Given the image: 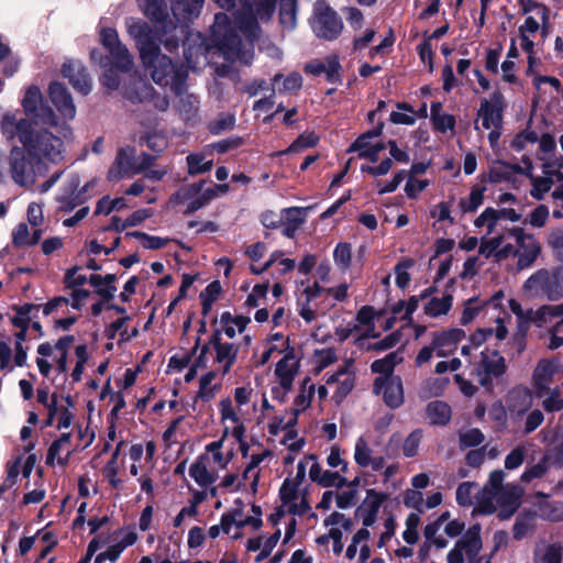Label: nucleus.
I'll return each instance as SVG.
<instances>
[{
  "instance_id": "1",
  "label": "nucleus",
  "mask_w": 563,
  "mask_h": 563,
  "mask_svg": "<svg viewBox=\"0 0 563 563\" xmlns=\"http://www.w3.org/2000/svg\"><path fill=\"white\" fill-rule=\"evenodd\" d=\"M220 8L234 10L233 26L227 13H217L212 25L219 51L232 63L250 65L253 60V42L258 38V22L271 20L276 0H213Z\"/></svg>"
},
{
  "instance_id": "2",
  "label": "nucleus",
  "mask_w": 563,
  "mask_h": 563,
  "mask_svg": "<svg viewBox=\"0 0 563 563\" xmlns=\"http://www.w3.org/2000/svg\"><path fill=\"white\" fill-rule=\"evenodd\" d=\"M1 132L8 140L18 137L23 150L38 163L52 164H58L64 159L63 139L71 135V130L66 124L58 129L62 136L54 135L47 129L34 131L27 119L18 118V111H8L2 115Z\"/></svg>"
},
{
  "instance_id": "3",
  "label": "nucleus",
  "mask_w": 563,
  "mask_h": 563,
  "mask_svg": "<svg viewBox=\"0 0 563 563\" xmlns=\"http://www.w3.org/2000/svg\"><path fill=\"white\" fill-rule=\"evenodd\" d=\"M125 26L130 36L136 42L144 68L150 71L157 85L173 89L186 82L187 70L183 66H176L168 56L161 53L157 45L159 37L145 21L129 18L125 20Z\"/></svg>"
},
{
  "instance_id": "4",
  "label": "nucleus",
  "mask_w": 563,
  "mask_h": 563,
  "mask_svg": "<svg viewBox=\"0 0 563 563\" xmlns=\"http://www.w3.org/2000/svg\"><path fill=\"white\" fill-rule=\"evenodd\" d=\"M280 505L269 515L268 522L272 526H283V544L290 542L296 533L297 519L310 515L314 517L311 508L309 487L301 486L290 481H284L279 488Z\"/></svg>"
},
{
  "instance_id": "5",
  "label": "nucleus",
  "mask_w": 563,
  "mask_h": 563,
  "mask_svg": "<svg viewBox=\"0 0 563 563\" xmlns=\"http://www.w3.org/2000/svg\"><path fill=\"white\" fill-rule=\"evenodd\" d=\"M75 342L74 335H64L55 343L44 342L37 346L36 366L46 378L67 372V355Z\"/></svg>"
},
{
  "instance_id": "6",
  "label": "nucleus",
  "mask_w": 563,
  "mask_h": 563,
  "mask_svg": "<svg viewBox=\"0 0 563 563\" xmlns=\"http://www.w3.org/2000/svg\"><path fill=\"white\" fill-rule=\"evenodd\" d=\"M522 290L529 298L559 300L563 297V272L560 268L538 269L523 283Z\"/></svg>"
},
{
  "instance_id": "7",
  "label": "nucleus",
  "mask_w": 563,
  "mask_h": 563,
  "mask_svg": "<svg viewBox=\"0 0 563 563\" xmlns=\"http://www.w3.org/2000/svg\"><path fill=\"white\" fill-rule=\"evenodd\" d=\"M523 489L517 484H506L496 495L488 500H478L475 511L489 515L499 507V518L508 519L519 508Z\"/></svg>"
},
{
  "instance_id": "8",
  "label": "nucleus",
  "mask_w": 563,
  "mask_h": 563,
  "mask_svg": "<svg viewBox=\"0 0 563 563\" xmlns=\"http://www.w3.org/2000/svg\"><path fill=\"white\" fill-rule=\"evenodd\" d=\"M218 412L221 434L224 438L232 437L235 441H241L242 435L246 434L245 422L249 413L235 407L230 396L222 397L218 401Z\"/></svg>"
},
{
  "instance_id": "9",
  "label": "nucleus",
  "mask_w": 563,
  "mask_h": 563,
  "mask_svg": "<svg viewBox=\"0 0 563 563\" xmlns=\"http://www.w3.org/2000/svg\"><path fill=\"white\" fill-rule=\"evenodd\" d=\"M311 29L319 38L333 41L341 34L343 22L325 1H317L313 4Z\"/></svg>"
},
{
  "instance_id": "10",
  "label": "nucleus",
  "mask_w": 563,
  "mask_h": 563,
  "mask_svg": "<svg viewBox=\"0 0 563 563\" xmlns=\"http://www.w3.org/2000/svg\"><path fill=\"white\" fill-rule=\"evenodd\" d=\"M483 548L481 527H471L454 544L446 555L448 563H481L479 552Z\"/></svg>"
},
{
  "instance_id": "11",
  "label": "nucleus",
  "mask_w": 563,
  "mask_h": 563,
  "mask_svg": "<svg viewBox=\"0 0 563 563\" xmlns=\"http://www.w3.org/2000/svg\"><path fill=\"white\" fill-rule=\"evenodd\" d=\"M353 365L352 358H345L335 372H328L323 376L325 384L333 388L332 399L336 404H341L355 387L356 376Z\"/></svg>"
},
{
  "instance_id": "12",
  "label": "nucleus",
  "mask_w": 563,
  "mask_h": 563,
  "mask_svg": "<svg viewBox=\"0 0 563 563\" xmlns=\"http://www.w3.org/2000/svg\"><path fill=\"white\" fill-rule=\"evenodd\" d=\"M493 320L496 324L495 328H478L474 333L471 334L467 344H464L461 349V354L463 356L472 358L473 352L482 346V344H484L493 335L497 341H504L507 339V323L510 321V316L506 312H504V316L498 313L497 316L493 317Z\"/></svg>"
},
{
  "instance_id": "13",
  "label": "nucleus",
  "mask_w": 563,
  "mask_h": 563,
  "mask_svg": "<svg viewBox=\"0 0 563 563\" xmlns=\"http://www.w3.org/2000/svg\"><path fill=\"white\" fill-rule=\"evenodd\" d=\"M22 107L27 117L35 123H43L51 128H58V118L55 112L44 103L38 87L31 86L26 89L22 99Z\"/></svg>"
},
{
  "instance_id": "14",
  "label": "nucleus",
  "mask_w": 563,
  "mask_h": 563,
  "mask_svg": "<svg viewBox=\"0 0 563 563\" xmlns=\"http://www.w3.org/2000/svg\"><path fill=\"white\" fill-rule=\"evenodd\" d=\"M509 236L515 240L517 250V268L519 271L529 268L537 261L541 253L538 239L520 227H514L508 231Z\"/></svg>"
},
{
  "instance_id": "15",
  "label": "nucleus",
  "mask_w": 563,
  "mask_h": 563,
  "mask_svg": "<svg viewBox=\"0 0 563 563\" xmlns=\"http://www.w3.org/2000/svg\"><path fill=\"white\" fill-rule=\"evenodd\" d=\"M153 157L148 154L143 155V162L140 165L134 163V151L130 147L120 148L115 161L108 172V179L119 180L132 177L146 168L153 163Z\"/></svg>"
},
{
  "instance_id": "16",
  "label": "nucleus",
  "mask_w": 563,
  "mask_h": 563,
  "mask_svg": "<svg viewBox=\"0 0 563 563\" xmlns=\"http://www.w3.org/2000/svg\"><path fill=\"white\" fill-rule=\"evenodd\" d=\"M205 181L179 188L170 198L173 205H186L185 213H194L212 200V192L203 189Z\"/></svg>"
},
{
  "instance_id": "17",
  "label": "nucleus",
  "mask_w": 563,
  "mask_h": 563,
  "mask_svg": "<svg viewBox=\"0 0 563 563\" xmlns=\"http://www.w3.org/2000/svg\"><path fill=\"white\" fill-rule=\"evenodd\" d=\"M479 356L481 360L475 364L474 372L482 386L490 387L493 380L506 372L505 358L499 352L490 350L482 351Z\"/></svg>"
},
{
  "instance_id": "18",
  "label": "nucleus",
  "mask_w": 563,
  "mask_h": 563,
  "mask_svg": "<svg viewBox=\"0 0 563 563\" xmlns=\"http://www.w3.org/2000/svg\"><path fill=\"white\" fill-rule=\"evenodd\" d=\"M505 298L504 291L498 290L489 299L473 297L464 301L460 322L462 325L472 323L479 317H485L489 311L499 310Z\"/></svg>"
},
{
  "instance_id": "19",
  "label": "nucleus",
  "mask_w": 563,
  "mask_h": 563,
  "mask_svg": "<svg viewBox=\"0 0 563 563\" xmlns=\"http://www.w3.org/2000/svg\"><path fill=\"white\" fill-rule=\"evenodd\" d=\"M506 107L505 97L499 89H496L488 99H483L477 111V120L481 121L483 129L501 128Z\"/></svg>"
},
{
  "instance_id": "20",
  "label": "nucleus",
  "mask_w": 563,
  "mask_h": 563,
  "mask_svg": "<svg viewBox=\"0 0 563 563\" xmlns=\"http://www.w3.org/2000/svg\"><path fill=\"white\" fill-rule=\"evenodd\" d=\"M100 37L103 47L112 58L114 67L124 73L130 71L134 65L133 56L119 40L117 31L112 27L102 29Z\"/></svg>"
},
{
  "instance_id": "21",
  "label": "nucleus",
  "mask_w": 563,
  "mask_h": 563,
  "mask_svg": "<svg viewBox=\"0 0 563 563\" xmlns=\"http://www.w3.org/2000/svg\"><path fill=\"white\" fill-rule=\"evenodd\" d=\"M537 158L541 162L542 173L561 176L563 170V155L556 152V141L550 133L538 135Z\"/></svg>"
},
{
  "instance_id": "22",
  "label": "nucleus",
  "mask_w": 563,
  "mask_h": 563,
  "mask_svg": "<svg viewBox=\"0 0 563 563\" xmlns=\"http://www.w3.org/2000/svg\"><path fill=\"white\" fill-rule=\"evenodd\" d=\"M209 349H213L211 354V367L220 372V376H225L234 365L239 349L235 344L223 342L219 333H214L209 342Z\"/></svg>"
},
{
  "instance_id": "23",
  "label": "nucleus",
  "mask_w": 563,
  "mask_h": 563,
  "mask_svg": "<svg viewBox=\"0 0 563 563\" xmlns=\"http://www.w3.org/2000/svg\"><path fill=\"white\" fill-rule=\"evenodd\" d=\"M10 167L14 183L22 187L34 185L37 175H42L41 168L38 167V172H36L32 163L27 159L23 147L14 146L11 150Z\"/></svg>"
},
{
  "instance_id": "24",
  "label": "nucleus",
  "mask_w": 563,
  "mask_h": 563,
  "mask_svg": "<svg viewBox=\"0 0 563 563\" xmlns=\"http://www.w3.org/2000/svg\"><path fill=\"white\" fill-rule=\"evenodd\" d=\"M89 296V290L77 289L74 292H68L67 296L55 297L44 305L43 313L60 317L69 314L70 310L79 311L86 305Z\"/></svg>"
},
{
  "instance_id": "25",
  "label": "nucleus",
  "mask_w": 563,
  "mask_h": 563,
  "mask_svg": "<svg viewBox=\"0 0 563 563\" xmlns=\"http://www.w3.org/2000/svg\"><path fill=\"white\" fill-rule=\"evenodd\" d=\"M374 393L382 396L390 408H398L404 402L402 380L396 375L379 376L374 382Z\"/></svg>"
},
{
  "instance_id": "26",
  "label": "nucleus",
  "mask_w": 563,
  "mask_h": 563,
  "mask_svg": "<svg viewBox=\"0 0 563 563\" xmlns=\"http://www.w3.org/2000/svg\"><path fill=\"white\" fill-rule=\"evenodd\" d=\"M73 407L70 397L53 394V402L47 410L45 426H55L58 430L68 429L74 419Z\"/></svg>"
},
{
  "instance_id": "27",
  "label": "nucleus",
  "mask_w": 563,
  "mask_h": 563,
  "mask_svg": "<svg viewBox=\"0 0 563 563\" xmlns=\"http://www.w3.org/2000/svg\"><path fill=\"white\" fill-rule=\"evenodd\" d=\"M380 133V129H374L360 135L351 144L347 152H356L358 157L376 162L379 153L386 148V144L377 140Z\"/></svg>"
},
{
  "instance_id": "28",
  "label": "nucleus",
  "mask_w": 563,
  "mask_h": 563,
  "mask_svg": "<svg viewBox=\"0 0 563 563\" xmlns=\"http://www.w3.org/2000/svg\"><path fill=\"white\" fill-rule=\"evenodd\" d=\"M550 34V21L547 23V32L544 33V24L536 16H526L523 23L518 27V38L522 51H531L539 42L538 35L544 42Z\"/></svg>"
},
{
  "instance_id": "29",
  "label": "nucleus",
  "mask_w": 563,
  "mask_h": 563,
  "mask_svg": "<svg viewBox=\"0 0 563 563\" xmlns=\"http://www.w3.org/2000/svg\"><path fill=\"white\" fill-rule=\"evenodd\" d=\"M522 163L525 165L522 175L529 177L532 186L530 195L537 200H542L555 183L563 181V170H561V176L552 175L550 173H543V176H534V167L531 158L523 157Z\"/></svg>"
},
{
  "instance_id": "30",
  "label": "nucleus",
  "mask_w": 563,
  "mask_h": 563,
  "mask_svg": "<svg viewBox=\"0 0 563 563\" xmlns=\"http://www.w3.org/2000/svg\"><path fill=\"white\" fill-rule=\"evenodd\" d=\"M388 499V494L369 488L366 490L365 498L357 509L364 528L372 527L377 519L379 509Z\"/></svg>"
},
{
  "instance_id": "31",
  "label": "nucleus",
  "mask_w": 563,
  "mask_h": 563,
  "mask_svg": "<svg viewBox=\"0 0 563 563\" xmlns=\"http://www.w3.org/2000/svg\"><path fill=\"white\" fill-rule=\"evenodd\" d=\"M273 527L275 528V531L272 534H260L257 537L250 538L245 543V548L249 552H257L255 558L256 562L267 559L282 538L284 527Z\"/></svg>"
},
{
  "instance_id": "32",
  "label": "nucleus",
  "mask_w": 563,
  "mask_h": 563,
  "mask_svg": "<svg viewBox=\"0 0 563 563\" xmlns=\"http://www.w3.org/2000/svg\"><path fill=\"white\" fill-rule=\"evenodd\" d=\"M301 358L300 349L284 354L275 365L274 375L276 379L294 385L300 372Z\"/></svg>"
},
{
  "instance_id": "33",
  "label": "nucleus",
  "mask_w": 563,
  "mask_h": 563,
  "mask_svg": "<svg viewBox=\"0 0 563 563\" xmlns=\"http://www.w3.org/2000/svg\"><path fill=\"white\" fill-rule=\"evenodd\" d=\"M353 459L360 467H371L374 472L380 471L385 464V457L374 455V450L364 435L358 437L355 441Z\"/></svg>"
},
{
  "instance_id": "34",
  "label": "nucleus",
  "mask_w": 563,
  "mask_h": 563,
  "mask_svg": "<svg viewBox=\"0 0 563 563\" xmlns=\"http://www.w3.org/2000/svg\"><path fill=\"white\" fill-rule=\"evenodd\" d=\"M48 96L59 114L66 120L76 117V106L67 88L60 82H52L48 87Z\"/></svg>"
},
{
  "instance_id": "35",
  "label": "nucleus",
  "mask_w": 563,
  "mask_h": 563,
  "mask_svg": "<svg viewBox=\"0 0 563 563\" xmlns=\"http://www.w3.org/2000/svg\"><path fill=\"white\" fill-rule=\"evenodd\" d=\"M533 563H563V543L553 539H540L532 552Z\"/></svg>"
},
{
  "instance_id": "36",
  "label": "nucleus",
  "mask_w": 563,
  "mask_h": 563,
  "mask_svg": "<svg viewBox=\"0 0 563 563\" xmlns=\"http://www.w3.org/2000/svg\"><path fill=\"white\" fill-rule=\"evenodd\" d=\"M243 470V479H249V486L253 494L257 493L262 465L272 459V452L267 449L253 451Z\"/></svg>"
},
{
  "instance_id": "37",
  "label": "nucleus",
  "mask_w": 563,
  "mask_h": 563,
  "mask_svg": "<svg viewBox=\"0 0 563 563\" xmlns=\"http://www.w3.org/2000/svg\"><path fill=\"white\" fill-rule=\"evenodd\" d=\"M465 338V331L459 328L448 329L433 335L432 343L435 356L445 357L455 352L459 343Z\"/></svg>"
},
{
  "instance_id": "38",
  "label": "nucleus",
  "mask_w": 563,
  "mask_h": 563,
  "mask_svg": "<svg viewBox=\"0 0 563 563\" xmlns=\"http://www.w3.org/2000/svg\"><path fill=\"white\" fill-rule=\"evenodd\" d=\"M79 178L77 176H73L64 186L60 194L56 198L60 210L69 212L84 203V194L88 184L81 188H79Z\"/></svg>"
},
{
  "instance_id": "39",
  "label": "nucleus",
  "mask_w": 563,
  "mask_h": 563,
  "mask_svg": "<svg viewBox=\"0 0 563 563\" xmlns=\"http://www.w3.org/2000/svg\"><path fill=\"white\" fill-rule=\"evenodd\" d=\"M75 451L71 444V433L65 432L56 439L48 448L46 455L47 465L66 466L69 462L71 453Z\"/></svg>"
},
{
  "instance_id": "40",
  "label": "nucleus",
  "mask_w": 563,
  "mask_h": 563,
  "mask_svg": "<svg viewBox=\"0 0 563 563\" xmlns=\"http://www.w3.org/2000/svg\"><path fill=\"white\" fill-rule=\"evenodd\" d=\"M62 73L78 92L88 95L91 91V79L81 64L77 62L64 63Z\"/></svg>"
},
{
  "instance_id": "41",
  "label": "nucleus",
  "mask_w": 563,
  "mask_h": 563,
  "mask_svg": "<svg viewBox=\"0 0 563 563\" xmlns=\"http://www.w3.org/2000/svg\"><path fill=\"white\" fill-rule=\"evenodd\" d=\"M298 347L290 344L289 336L284 335L280 332L271 334L264 343V350L261 355L260 365L266 364L272 357L287 354L290 351H295Z\"/></svg>"
},
{
  "instance_id": "42",
  "label": "nucleus",
  "mask_w": 563,
  "mask_h": 563,
  "mask_svg": "<svg viewBox=\"0 0 563 563\" xmlns=\"http://www.w3.org/2000/svg\"><path fill=\"white\" fill-rule=\"evenodd\" d=\"M371 533L368 529L361 528L352 537L351 543L345 551V558L352 561L358 554L357 562H367L371 556L369 548Z\"/></svg>"
},
{
  "instance_id": "43",
  "label": "nucleus",
  "mask_w": 563,
  "mask_h": 563,
  "mask_svg": "<svg viewBox=\"0 0 563 563\" xmlns=\"http://www.w3.org/2000/svg\"><path fill=\"white\" fill-rule=\"evenodd\" d=\"M558 372V365L550 360H541L532 373V385L539 396L549 390L552 379Z\"/></svg>"
},
{
  "instance_id": "44",
  "label": "nucleus",
  "mask_w": 563,
  "mask_h": 563,
  "mask_svg": "<svg viewBox=\"0 0 563 563\" xmlns=\"http://www.w3.org/2000/svg\"><path fill=\"white\" fill-rule=\"evenodd\" d=\"M305 70L316 76L324 74L330 82H336L340 79V63L336 55L327 56L323 60H311L306 65Z\"/></svg>"
},
{
  "instance_id": "45",
  "label": "nucleus",
  "mask_w": 563,
  "mask_h": 563,
  "mask_svg": "<svg viewBox=\"0 0 563 563\" xmlns=\"http://www.w3.org/2000/svg\"><path fill=\"white\" fill-rule=\"evenodd\" d=\"M188 473L195 483L202 488H208L217 481V474L209 467L208 455L197 456L190 464Z\"/></svg>"
},
{
  "instance_id": "46",
  "label": "nucleus",
  "mask_w": 563,
  "mask_h": 563,
  "mask_svg": "<svg viewBox=\"0 0 563 563\" xmlns=\"http://www.w3.org/2000/svg\"><path fill=\"white\" fill-rule=\"evenodd\" d=\"M176 95V109L184 120H192L198 112V100L192 93H188L186 90V82L180 84L179 88L174 87L172 89Z\"/></svg>"
},
{
  "instance_id": "47",
  "label": "nucleus",
  "mask_w": 563,
  "mask_h": 563,
  "mask_svg": "<svg viewBox=\"0 0 563 563\" xmlns=\"http://www.w3.org/2000/svg\"><path fill=\"white\" fill-rule=\"evenodd\" d=\"M506 402L512 416L521 417L532 406V394L527 388L517 387L508 393Z\"/></svg>"
},
{
  "instance_id": "48",
  "label": "nucleus",
  "mask_w": 563,
  "mask_h": 563,
  "mask_svg": "<svg viewBox=\"0 0 563 563\" xmlns=\"http://www.w3.org/2000/svg\"><path fill=\"white\" fill-rule=\"evenodd\" d=\"M174 16L179 23L197 18L203 7V0H169Z\"/></svg>"
},
{
  "instance_id": "49",
  "label": "nucleus",
  "mask_w": 563,
  "mask_h": 563,
  "mask_svg": "<svg viewBox=\"0 0 563 563\" xmlns=\"http://www.w3.org/2000/svg\"><path fill=\"white\" fill-rule=\"evenodd\" d=\"M228 512L231 515L232 520L235 521L238 528L240 529L250 527L252 530H257L263 525L262 510L258 506L253 505L251 507L252 514L245 512L242 506L232 508Z\"/></svg>"
},
{
  "instance_id": "50",
  "label": "nucleus",
  "mask_w": 563,
  "mask_h": 563,
  "mask_svg": "<svg viewBox=\"0 0 563 563\" xmlns=\"http://www.w3.org/2000/svg\"><path fill=\"white\" fill-rule=\"evenodd\" d=\"M522 170H525V166L497 161L489 168L488 179L494 184L511 183L517 174L522 175Z\"/></svg>"
},
{
  "instance_id": "51",
  "label": "nucleus",
  "mask_w": 563,
  "mask_h": 563,
  "mask_svg": "<svg viewBox=\"0 0 563 563\" xmlns=\"http://www.w3.org/2000/svg\"><path fill=\"white\" fill-rule=\"evenodd\" d=\"M228 438L223 434L218 440L211 441L205 446V452L201 455H208L209 463L212 462L220 470H224L230 464L233 453L231 451L223 452V445Z\"/></svg>"
},
{
  "instance_id": "52",
  "label": "nucleus",
  "mask_w": 563,
  "mask_h": 563,
  "mask_svg": "<svg viewBox=\"0 0 563 563\" xmlns=\"http://www.w3.org/2000/svg\"><path fill=\"white\" fill-rule=\"evenodd\" d=\"M43 234L42 229H31L26 223H19L12 231V243L16 247H26L36 244Z\"/></svg>"
},
{
  "instance_id": "53",
  "label": "nucleus",
  "mask_w": 563,
  "mask_h": 563,
  "mask_svg": "<svg viewBox=\"0 0 563 563\" xmlns=\"http://www.w3.org/2000/svg\"><path fill=\"white\" fill-rule=\"evenodd\" d=\"M453 305V297L449 292L429 298L423 305V311L431 318H438L449 313Z\"/></svg>"
},
{
  "instance_id": "54",
  "label": "nucleus",
  "mask_w": 563,
  "mask_h": 563,
  "mask_svg": "<svg viewBox=\"0 0 563 563\" xmlns=\"http://www.w3.org/2000/svg\"><path fill=\"white\" fill-rule=\"evenodd\" d=\"M217 376H220V372L210 367L199 377V389L197 393V398L202 401H210L214 398L217 390L219 389V385L214 384V379Z\"/></svg>"
},
{
  "instance_id": "55",
  "label": "nucleus",
  "mask_w": 563,
  "mask_h": 563,
  "mask_svg": "<svg viewBox=\"0 0 563 563\" xmlns=\"http://www.w3.org/2000/svg\"><path fill=\"white\" fill-rule=\"evenodd\" d=\"M117 280V276L114 274H107L104 276L92 274L89 277V283L92 287H95L96 292L106 300H110L114 297L117 292V287L114 283Z\"/></svg>"
},
{
  "instance_id": "56",
  "label": "nucleus",
  "mask_w": 563,
  "mask_h": 563,
  "mask_svg": "<svg viewBox=\"0 0 563 563\" xmlns=\"http://www.w3.org/2000/svg\"><path fill=\"white\" fill-rule=\"evenodd\" d=\"M251 319L245 316H233L230 312H223L221 316L222 330L229 339L243 333Z\"/></svg>"
},
{
  "instance_id": "57",
  "label": "nucleus",
  "mask_w": 563,
  "mask_h": 563,
  "mask_svg": "<svg viewBox=\"0 0 563 563\" xmlns=\"http://www.w3.org/2000/svg\"><path fill=\"white\" fill-rule=\"evenodd\" d=\"M142 12L155 23H163L167 18V5L164 0H137Z\"/></svg>"
},
{
  "instance_id": "58",
  "label": "nucleus",
  "mask_w": 563,
  "mask_h": 563,
  "mask_svg": "<svg viewBox=\"0 0 563 563\" xmlns=\"http://www.w3.org/2000/svg\"><path fill=\"white\" fill-rule=\"evenodd\" d=\"M521 12L527 16H536L544 24V33L547 32V23L550 21V9L536 0H518Z\"/></svg>"
},
{
  "instance_id": "59",
  "label": "nucleus",
  "mask_w": 563,
  "mask_h": 563,
  "mask_svg": "<svg viewBox=\"0 0 563 563\" xmlns=\"http://www.w3.org/2000/svg\"><path fill=\"white\" fill-rule=\"evenodd\" d=\"M230 397L232 404L246 413H249L250 407H252L254 410L256 408V402L253 401L254 388L250 384L235 387L232 391V396Z\"/></svg>"
},
{
  "instance_id": "60",
  "label": "nucleus",
  "mask_w": 563,
  "mask_h": 563,
  "mask_svg": "<svg viewBox=\"0 0 563 563\" xmlns=\"http://www.w3.org/2000/svg\"><path fill=\"white\" fill-rule=\"evenodd\" d=\"M298 419L289 410H286L280 416L273 417L267 423V431L271 435H277L282 431L285 433L295 428Z\"/></svg>"
},
{
  "instance_id": "61",
  "label": "nucleus",
  "mask_w": 563,
  "mask_h": 563,
  "mask_svg": "<svg viewBox=\"0 0 563 563\" xmlns=\"http://www.w3.org/2000/svg\"><path fill=\"white\" fill-rule=\"evenodd\" d=\"M427 418L432 424H445L451 419V407L441 400L431 401L427 406Z\"/></svg>"
},
{
  "instance_id": "62",
  "label": "nucleus",
  "mask_w": 563,
  "mask_h": 563,
  "mask_svg": "<svg viewBox=\"0 0 563 563\" xmlns=\"http://www.w3.org/2000/svg\"><path fill=\"white\" fill-rule=\"evenodd\" d=\"M135 88H126L125 97L132 102H144L154 99V89L144 79L139 78L134 82Z\"/></svg>"
},
{
  "instance_id": "63",
  "label": "nucleus",
  "mask_w": 563,
  "mask_h": 563,
  "mask_svg": "<svg viewBox=\"0 0 563 563\" xmlns=\"http://www.w3.org/2000/svg\"><path fill=\"white\" fill-rule=\"evenodd\" d=\"M279 22L285 30L291 31L297 24V0H280Z\"/></svg>"
},
{
  "instance_id": "64",
  "label": "nucleus",
  "mask_w": 563,
  "mask_h": 563,
  "mask_svg": "<svg viewBox=\"0 0 563 563\" xmlns=\"http://www.w3.org/2000/svg\"><path fill=\"white\" fill-rule=\"evenodd\" d=\"M402 352L395 351L387 354L385 357L376 360L372 363L371 369L374 373H379L384 375H394V367L402 362Z\"/></svg>"
}]
</instances>
